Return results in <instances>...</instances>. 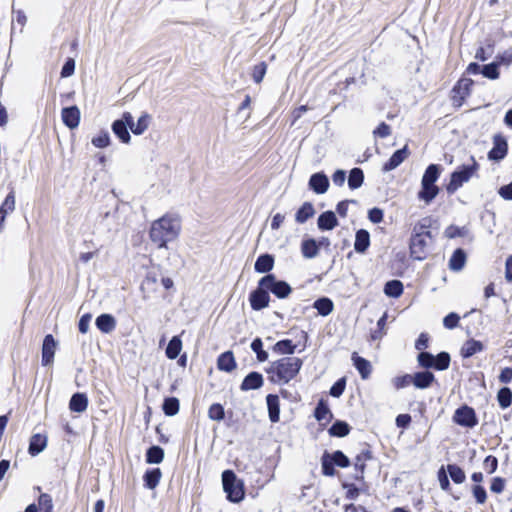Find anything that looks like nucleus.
<instances>
[{
    "instance_id": "nucleus-5",
    "label": "nucleus",
    "mask_w": 512,
    "mask_h": 512,
    "mask_svg": "<svg viewBox=\"0 0 512 512\" xmlns=\"http://www.w3.org/2000/svg\"><path fill=\"white\" fill-rule=\"evenodd\" d=\"M222 484L229 501L238 503L243 500V483L237 479L236 474L232 470H225L222 473Z\"/></svg>"
},
{
    "instance_id": "nucleus-10",
    "label": "nucleus",
    "mask_w": 512,
    "mask_h": 512,
    "mask_svg": "<svg viewBox=\"0 0 512 512\" xmlns=\"http://www.w3.org/2000/svg\"><path fill=\"white\" fill-rule=\"evenodd\" d=\"M508 152L507 139L500 133L493 136V147L488 152V159L492 161H500L504 159Z\"/></svg>"
},
{
    "instance_id": "nucleus-47",
    "label": "nucleus",
    "mask_w": 512,
    "mask_h": 512,
    "mask_svg": "<svg viewBox=\"0 0 512 512\" xmlns=\"http://www.w3.org/2000/svg\"><path fill=\"white\" fill-rule=\"evenodd\" d=\"M321 464H322V472L325 476H334L336 471H335V463L332 461L331 457H330V453L328 452H325L323 455H322V458H321Z\"/></svg>"
},
{
    "instance_id": "nucleus-61",
    "label": "nucleus",
    "mask_w": 512,
    "mask_h": 512,
    "mask_svg": "<svg viewBox=\"0 0 512 512\" xmlns=\"http://www.w3.org/2000/svg\"><path fill=\"white\" fill-rule=\"evenodd\" d=\"M383 216V210L377 207L370 209L368 212V218L374 224L381 223L383 221Z\"/></svg>"
},
{
    "instance_id": "nucleus-22",
    "label": "nucleus",
    "mask_w": 512,
    "mask_h": 512,
    "mask_svg": "<svg viewBox=\"0 0 512 512\" xmlns=\"http://www.w3.org/2000/svg\"><path fill=\"white\" fill-rule=\"evenodd\" d=\"M88 407V398L84 393H75L69 401V409L72 412L82 413Z\"/></svg>"
},
{
    "instance_id": "nucleus-46",
    "label": "nucleus",
    "mask_w": 512,
    "mask_h": 512,
    "mask_svg": "<svg viewBox=\"0 0 512 512\" xmlns=\"http://www.w3.org/2000/svg\"><path fill=\"white\" fill-rule=\"evenodd\" d=\"M447 471L451 477V479L456 484H461L465 481L466 476L462 468L457 466L456 464H449L447 465Z\"/></svg>"
},
{
    "instance_id": "nucleus-8",
    "label": "nucleus",
    "mask_w": 512,
    "mask_h": 512,
    "mask_svg": "<svg viewBox=\"0 0 512 512\" xmlns=\"http://www.w3.org/2000/svg\"><path fill=\"white\" fill-rule=\"evenodd\" d=\"M453 421L459 426L473 428L478 424L476 413L472 407L463 405L456 409Z\"/></svg>"
},
{
    "instance_id": "nucleus-1",
    "label": "nucleus",
    "mask_w": 512,
    "mask_h": 512,
    "mask_svg": "<svg viewBox=\"0 0 512 512\" xmlns=\"http://www.w3.org/2000/svg\"><path fill=\"white\" fill-rule=\"evenodd\" d=\"M180 230V219L175 215L166 214L152 223L149 236L158 248H164L168 242L178 237Z\"/></svg>"
},
{
    "instance_id": "nucleus-38",
    "label": "nucleus",
    "mask_w": 512,
    "mask_h": 512,
    "mask_svg": "<svg viewBox=\"0 0 512 512\" xmlns=\"http://www.w3.org/2000/svg\"><path fill=\"white\" fill-rule=\"evenodd\" d=\"M350 432V426L345 421L337 420L329 428V434L335 437H345Z\"/></svg>"
},
{
    "instance_id": "nucleus-52",
    "label": "nucleus",
    "mask_w": 512,
    "mask_h": 512,
    "mask_svg": "<svg viewBox=\"0 0 512 512\" xmlns=\"http://www.w3.org/2000/svg\"><path fill=\"white\" fill-rule=\"evenodd\" d=\"M330 457L332 461L335 463V465L340 468H346L350 466L349 458L340 450H337L330 454Z\"/></svg>"
},
{
    "instance_id": "nucleus-50",
    "label": "nucleus",
    "mask_w": 512,
    "mask_h": 512,
    "mask_svg": "<svg viewBox=\"0 0 512 512\" xmlns=\"http://www.w3.org/2000/svg\"><path fill=\"white\" fill-rule=\"evenodd\" d=\"M450 355L447 352H440L434 359V368L436 370H446L450 365Z\"/></svg>"
},
{
    "instance_id": "nucleus-49",
    "label": "nucleus",
    "mask_w": 512,
    "mask_h": 512,
    "mask_svg": "<svg viewBox=\"0 0 512 512\" xmlns=\"http://www.w3.org/2000/svg\"><path fill=\"white\" fill-rule=\"evenodd\" d=\"M263 343L260 338H255L251 343V349L255 352L257 360L259 362H264L268 359V353L263 350Z\"/></svg>"
},
{
    "instance_id": "nucleus-30",
    "label": "nucleus",
    "mask_w": 512,
    "mask_h": 512,
    "mask_svg": "<svg viewBox=\"0 0 512 512\" xmlns=\"http://www.w3.org/2000/svg\"><path fill=\"white\" fill-rule=\"evenodd\" d=\"M301 253L304 258H315L319 253V245L314 239L304 240L301 244Z\"/></svg>"
},
{
    "instance_id": "nucleus-19",
    "label": "nucleus",
    "mask_w": 512,
    "mask_h": 512,
    "mask_svg": "<svg viewBox=\"0 0 512 512\" xmlns=\"http://www.w3.org/2000/svg\"><path fill=\"white\" fill-rule=\"evenodd\" d=\"M317 224L320 230H332L338 225V220L334 212L326 211L320 214Z\"/></svg>"
},
{
    "instance_id": "nucleus-16",
    "label": "nucleus",
    "mask_w": 512,
    "mask_h": 512,
    "mask_svg": "<svg viewBox=\"0 0 512 512\" xmlns=\"http://www.w3.org/2000/svg\"><path fill=\"white\" fill-rule=\"evenodd\" d=\"M97 328L105 334H109L116 328V319L111 314H101L96 318Z\"/></svg>"
},
{
    "instance_id": "nucleus-17",
    "label": "nucleus",
    "mask_w": 512,
    "mask_h": 512,
    "mask_svg": "<svg viewBox=\"0 0 512 512\" xmlns=\"http://www.w3.org/2000/svg\"><path fill=\"white\" fill-rule=\"evenodd\" d=\"M269 419L272 423H277L280 419V403L279 397L269 394L266 397Z\"/></svg>"
},
{
    "instance_id": "nucleus-41",
    "label": "nucleus",
    "mask_w": 512,
    "mask_h": 512,
    "mask_svg": "<svg viewBox=\"0 0 512 512\" xmlns=\"http://www.w3.org/2000/svg\"><path fill=\"white\" fill-rule=\"evenodd\" d=\"M314 416L318 421H330L332 413L328 405L323 401H319L315 408Z\"/></svg>"
},
{
    "instance_id": "nucleus-36",
    "label": "nucleus",
    "mask_w": 512,
    "mask_h": 512,
    "mask_svg": "<svg viewBox=\"0 0 512 512\" xmlns=\"http://www.w3.org/2000/svg\"><path fill=\"white\" fill-rule=\"evenodd\" d=\"M164 459V450L160 446H151L146 452V462L149 464H159Z\"/></svg>"
},
{
    "instance_id": "nucleus-24",
    "label": "nucleus",
    "mask_w": 512,
    "mask_h": 512,
    "mask_svg": "<svg viewBox=\"0 0 512 512\" xmlns=\"http://www.w3.org/2000/svg\"><path fill=\"white\" fill-rule=\"evenodd\" d=\"M483 349L484 345L482 344L481 341L470 339L463 344L461 348V355L464 358H469L475 355L476 353L481 352Z\"/></svg>"
},
{
    "instance_id": "nucleus-23",
    "label": "nucleus",
    "mask_w": 512,
    "mask_h": 512,
    "mask_svg": "<svg viewBox=\"0 0 512 512\" xmlns=\"http://www.w3.org/2000/svg\"><path fill=\"white\" fill-rule=\"evenodd\" d=\"M217 367L221 371L231 372L236 368V361L231 351L222 353L217 360Z\"/></svg>"
},
{
    "instance_id": "nucleus-13",
    "label": "nucleus",
    "mask_w": 512,
    "mask_h": 512,
    "mask_svg": "<svg viewBox=\"0 0 512 512\" xmlns=\"http://www.w3.org/2000/svg\"><path fill=\"white\" fill-rule=\"evenodd\" d=\"M308 185L316 194H324L329 188V179L323 172H317L311 175Z\"/></svg>"
},
{
    "instance_id": "nucleus-64",
    "label": "nucleus",
    "mask_w": 512,
    "mask_h": 512,
    "mask_svg": "<svg viewBox=\"0 0 512 512\" xmlns=\"http://www.w3.org/2000/svg\"><path fill=\"white\" fill-rule=\"evenodd\" d=\"M7 210L8 213H12L15 210V194L11 191L5 198L4 202L0 206Z\"/></svg>"
},
{
    "instance_id": "nucleus-44",
    "label": "nucleus",
    "mask_w": 512,
    "mask_h": 512,
    "mask_svg": "<svg viewBox=\"0 0 512 512\" xmlns=\"http://www.w3.org/2000/svg\"><path fill=\"white\" fill-rule=\"evenodd\" d=\"M482 75L490 80L498 79L500 77L498 64L495 61H492L489 64L482 65Z\"/></svg>"
},
{
    "instance_id": "nucleus-31",
    "label": "nucleus",
    "mask_w": 512,
    "mask_h": 512,
    "mask_svg": "<svg viewBox=\"0 0 512 512\" xmlns=\"http://www.w3.org/2000/svg\"><path fill=\"white\" fill-rule=\"evenodd\" d=\"M161 477L162 473L159 468L147 470L143 476L145 487L148 489L156 488L160 482Z\"/></svg>"
},
{
    "instance_id": "nucleus-54",
    "label": "nucleus",
    "mask_w": 512,
    "mask_h": 512,
    "mask_svg": "<svg viewBox=\"0 0 512 512\" xmlns=\"http://www.w3.org/2000/svg\"><path fill=\"white\" fill-rule=\"evenodd\" d=\"M208 416L212 420L221 421L224 419L225 412L222 405L215 403L212 404L208 410Z\"/></svg>"
},
{
    "instance_id": "nucleus-6",
    "label": "nucleus",
    "mask_w": 512,
    "mask_h": 512,
    "mask_svg": "<svg viewBox=\"0 0 512 512\" xmlns=\"http://www.w3.org/2000/svg\"><path fill=\"white\" fill-rule=\"evenodd\" d=\"M474 81L470 78L461 77L453 86L450 98L454 107H461L465 99L470 95Z\"/></svg>"
},
{
    "instance_id": "nucleus-20",
    "label": "nucleus",
    "mask_w": 512,
    "mask_h": 512,
    "mask_svg": "<svg viewBox=\"0 0 512 512\" xmlns=\"http://www.w3.org/2000/svg\"><path fill=\"white\" fill-rule=\"evenodd\" d=\"M435 377L432 372L429 371H423V372H417L412 376V383L416 388L419 389H425L428 388L432 382L434 381Z\"/></svg>"
},
{
    "instance_id": "nucleus-57",
    "label": "nucleus",
    "mask_w": 512,
    "mask_h": 512,
    "mask_svg": "<svg viewBox=\"0 0 512 512\" xmlns=\"http://www.w3.org/2000/svg\"><path fill=\"white\" fill-rule=\"evenodd\" d=\"M494 61L498 64L499 68L501 65L510 66L512 64V49L498 54Z\"/></svg>"
},
{
    "instance_id": "nucleus-48",
    "label": "nucleus",
    "mask_w": 512,
    "mask_h": 512,
    "mask_svg": "<svg viewBox=\"0 0 512 512\" xmlns=\"http://www.w3.org/2000/svg\"><path fill=\"white\" fill-rule=\"evenodd\" d=\"M372 458L371 452L369 450H364L360 454H358L355 458V469L360 471L361 476L360 478H363V474L365 471V462ZM359 479V477H357Z\"/></svg>"
},
{
    "instance_id": "nucleus-3",
    "label": "nucleus",
    "mask_w": 512,
    "mask_h": 512,
    "mask_svg": "<svg viewBox=\"0 0 512 512\" xmlns=\"http://www.w3.org/2000/svg\"><path fill=\"white\" fill-rule=\"evenodd\" d=\"M432 220L429 217L420 220L413 228L410 241V254L415 260H424L427 254V247L432 240L430 232Z\"/></svg>"
},
{
    "instance_id": "nucleus-2",
    "label": "nucleus",
    "mask_w": 512,
    "mask_h": 512,
    "mask_svg": "<svg viewBox=\"0 0 512 512\" xmlns=\"http://www.w3.org/2000/svg\"><path fill=\"white\" fill-rule=\"evenodd\" d=\"M303 361L294 356L283 357L270 363L266 372L269 380L275 384H287L294 379L301 370Z\"/></svg>"
},
{
    "instance_id": "nucleus-28",
    "label": "nucleus",
    "mask_w": 512,
    "mask_h": 512,
    "mask_svg": "<svg viewBox=\"0 0 512 512\" xmlns=\"http://www.w3.org/2000/svg\"><path fill=\"white\" fill-rule=\"evenodd\" d=\"M465 262L466 253L464 250L461 248L456 249L449 260V268L452 271H460L464 267Z\"/></svg>"
},
{
    "instance_id": "nucleus-32",
    "label": "nucleus",
    "mask_w": 512,
    "mask_h": 512,
    "mask_svg": "<svg viewBox=\"0 0 512 512\" xmlns=\"http://www.w3.org/2000/svg\"><path fill=\"white\" fill-rule=\"evenodd\" d=\"M404 290L403 283L400 280H390L384 286V293L393 298H398Z\"/></svg>"
},
{
    "instance_id": "nucleus-15",
    "label": "nucleus",
    "mask_w": 512,
    "mask_h": 512,
    "mask_svg": "<svg viewBox=\"0 0 512 512\" xmlns=\"http://www.w3.org/2000/svg\"><path fill=\"white\" fill-rule=\"evenodd\" d=\"M408 155L409 152L406 146L395 151L389 158V160L383 165L382 170L384 172H389L396 169L401 163H403V161L408 157Z\"/></svg>"
},
{
    "instance_id": "nucleus-29",
    "label": "nucleus",
    "mask_w": 512,
    "mask_h": 512,
    "mask_svg": "<svg viewBox=\"0 0 512 512\" xmlns=\"http://www.w3.org/2000/svg\"><path fill=\"white\" fill-rule=\"evenodd\" d=\"M315 209L310 202H305L296 212L295 220L299 224L305 223L308 219L313 217Z\"/></svg>"
},
{
    "instance_id": "nucleus-45",
    "label": "nucleus",
    "mask_w": 512,
    "mask_h": 512,
    "mask_svg": "<svg viewBox=\"0 0 512 512\" xmlns=\"http://www.w3.org/2000/svg\"><path fill=\"white\" fill-rule=\"evenodd\" d=\"M179 400L175 397H169L164 400L163 411L167 416H174L179 411Z\"/></svg>"
},
{
    "instance_id": "nucleus-59",
    "label": "nucleus",
    "mask_w": 512,
    "mask_h": 512,
    "mask_svg": "<svg viewBox=\"0 0 512 512\" xmlns=\"http://www.w3.org/2000/svg\"><path fill=\"white\" fill-rule=\"evenodd\" d=\"M460 317L458 314L451 312L448 315H446L443 319V325L447 329H453L455 328L459 323Z\"/></svg>"
},
{
    "instance_id": "nucleus-25",
    "label": "nucleus",
    "mask_w": 512,
    "mask_h": 512,
    "mask_svg": "<svg viewBox=\"0 0 512 512\" xmlns=\"http://www.w3.org/2000/svg\"><path fill=\"white\" fill-rule=\"evenodd\" d=\"M370 245V235L368 231L360 229L356 232L354 249L358 253H364Z\"/></svg>"
},
{
    "instance_id": "nucleus-51",
    "label": "nucleus",
    "mask_w": 512,
    "mask_h": 512,
    "mask_svg": "<svg viewBox=\"0 0 512 512\" xmlns=\"http://www.w3.org/2000/svg\"><path fill=\"white\" fill-rule=\"evenodd\" d=\"M267 72V64L262 61L256 64L252 69V79L256 84H259L263 81V78Z\"/></svg>"
},
{
    "instance_id": "nucleus-40",
    "label": "nucleus",
    "mask_w": 512,
    "mask_h": 512,
    "mask_svg": "<svg viewBox=\"0 0 512 512\" xmlns=\"http://www.w3.org/2000/svg\"><path fill=\"white\" fill-rule=\"evenodd\" d=\"M494 46H495L494 41L488 40L486 43V47L480 46L476 50L475 58L482 62L488 60L494 53Z\"/></svg>"
},
{
    "instance_id": "nucleus-4",
    "label": "nucleus",
    "mask_w": 512,
    "mask_h": 512,
    "mask_svg": "<svg viewBox=\"0 0 512 512\" xmlns=\"http://www.w3.org/2000/svg\"><path fill=\"white\" fill-rule=\"evenodd\" d=\"M479 164L473 156L470 157L469 163L459 166L450 177V181L446 186L449 194L455 193L464 183L470 181L474 176L478 175Z\"/></svg>"
},
{
    "instance_id": "nucleus-39",
    "label": "nucleus",
    "mask_w": 512,
    "mask_h": 512,
    "mask_svg": "<svg viewBox=\"0 0 512 512\" xmlns=\"http://www.w3.org/2000/svg\"><path fill=\"white\" fill-rule=\"evenodd\" d=\"M295 349L296 345L289 339L280 340L273 346L274 352L279 354L292 355Z\"/></svg>"
},
{
    "instance_id": "nucleus-60",
    "label": "nucleus",
    "mask_w": 512,
    "mask_h": 512,
    "mask_svg": "<svg viewBox=\"0 0 512 512\" xmlns=\"http://www.w3.org/2000/svg\"><path fill=\"white\" fill-rule=\"evenodd\" d=\"M484 469L489 473L492 474L497 470L498 467V460L495 456L489 455L485 458L483 462Z\"/></svg>"
},
{
    "instance_id": "nucleus-34",
    "label": "nucleus",
    "mask_w": 512,
    "mask_h": 512,
    "mask_svg": "<svg viewBox=\"0 0 512 512\" xmlns=\"http://www.w3.org/2000/svg\"><path fill=\"white\" fill-rule=\"evenodd\" d=\"M363 181H364V173H363V170L360 169V168H353L350 173H349V177H348V186L350 189L354 190V189H358L359 187L362 186L363 184Z\"/></svg>"
},
{
    "instance_id": "nucleus-37",
    "label": "nucleus",
    "mask_w": 512,
    "mask_h": 512,
    "mask_svg": "<svg viewBox=\"0 0 512 512\" xmlns=\"http://www.w3.org/2000/svg\"><path fill=\"white\" fill-rule=\"evenodd\" d=\"M440 175V167L436 164H430L422 177L421 183L435 184Z\"/></svg>"
},
{
    "instance_id": "nucleus-42",
    "label": "nucleus",
    "mask_w": 512,
    "mask_h": 512,
    "mask_svg": "<svg viewBox=\"0 0 512 512\" xmlns=\"http://www.w3.org/2000/svg\"><path fill=\"white\" fill-rule=\"evenodd\" d=\"M111 128H134V117L130 112H124L120 118L113 121Z\"/></svg>"
},
{
    "instance_id": "nucleus-58",
    "label": "nucleus",
    "mask_w": 512,
    "mask_h": 512,
    "mask_svg": "<svg viewBox=\"0 0 512 512\" xmlns=\"http://www.w3.org/2000/svg\"><path fill=\"white\" fill-rule=\"evenodd\" d=\"M345 386H346L345 378L339 379L331 387L330 395L333 397H340L345 390Z\"/></svg>"
},
{
    "instance_id": "nucleus-35",
    "label": "nucleus",
    "mask_w": 512,
    "mask_h": 512,
    "mask_svg": "<svg viewBox=\"0 0 512 512\" xmlns=\"http://www.w3.org/2000/svg\"><path fill=\"white\" fill-rule=\"evenodd\" d=\"M182 349V341L179 336H173L166 348V356L169 359H176Z\"/></svg>"
},
{
    "instance_id": "nucleus-55",
    "label": "nucleus",
    "mask_w": 512,
    "mask_h": 512,
    "mask_svg": "<svg viewBox=\"0 0 512 512\" xmlns=\"http://www.w3.org/2000/svg\"><path fill=\"white\" fill-rule=\"evenodd\" d=\"M434 359L435 356L433 354L424 351L420 352L417 357L420 366L424 368H434Z\"/></svg>"
},
{
    "instance_id": "nucleus-62",
    "label": "nucleus",
    "mask_w": 512,
    "mask_h": 512,
    "mask_svg": "<svg viewBox=\"0 0 512 512\" xmlns=\"http://www.w3.org/2000/svg\"><path fill=\"white\" fill-rule=\"evenodd\" d=\"M157 283V276L155 273L149 272L147 273L145 279L141 284L142 291L152 289L154 285Z\"/></svg>"
},
{
    "instance_id": "nucleus-27",
    "label": "nucleus",
    "mask_w": 512,
    "mask_h": 512,
    "mask_svg": "<svg viewBox=\"0 0 512 512\" xmlns=\"http://www.w3.org/2000/svg\"><path fill=\"white\" fill-rule=\"evenodd\" d=\"M47 445V438L41 434H34L29 443V453L35 456L42 452Z\"/></svg>"
},
{
    "instance_id": "nucleus-9",
    "label": "nucleus",
    "mask_w": 512,
    "mask_h": 512,
    "mask_svg": "<svg viewBox=\"0 0 512 512\" xmlns=\"http://www.w3.org/2000/svg\"><path fill=\"white\" fill-rule=\"evenodd\" d=\"M249 301L251 308L255 311L268 307L270 302L269 290L261 285V279L258 281L257 288L250 293Z\"/></svg>"
},
{
    "instance_id": "nucleus-63",
    "label": "nucleus",
    "mask_w": 512,
    "mask_h": 512,
    "mask_svg": "<svg viewBox=\"0 0 512 512\" xmlns=\"http://www.w3.org/2000/svg\"><path fill=\"white\" fill-rule=\"evenodd\" d=\"M472 491H473V495H474L477 503H479V504L485 503L487 494H486V490L484 489L483 486L475 485L473 487Z\"/></svg>"
},
{
    "instance_id": "nucleus-14",
    "label": "nucleus",
    "mask_w": 512,
    "mask_h": 512,
    "mask_svg": "<svg viewBox=\"0 0 512 512\" xmlns=\"http://www.w3.org/2000/svg\"><path fill=\"white\" fill-rule=\"evenodd\" d=\"M264 379L259 372H250L242 381L240 389L242 391L256 390L263 386Z\"/></svg>"
},
{
    "instance_id": "nucleus-56",
    "label": "nucleus",
    "mask_w": 512,
    "mask_h": 512,
    "mask_svg": "<svg viewBox=\"0 0 512 512\" xmlns=\"http://www.w3.org/2000/svg\"><path fill=\"white\" fill-rule=\"evenodd\" d=\"M38 504L39 508L44 512H52L53 510L52 498L49 494H41L38 499Z\"/></svg>"
},
{
    "instance_id": "nucleus-7",
    "label": "nucleus",
    "mask_w": 512,
    "mask_h": 512,
    "mask_svg": "<svg viewBox=\"0 0 512 512\" xmlns=\"http://www.w3.org/2000/svg\"><path fill=\"white\" fill-rule=\"evenodd\" d=\"M261 285L266 288L280 299L287 298L291 292V286L283 280H278L274 274H267L261 278Z\"/></svg>"
},
{
    "instance_id": "nucleus-26",
    "label": "nucleus",
    "mask_w": 512,
    "mask_h": 512,
    "mask_svg": "<svg viewBox=\"0 0 512 512\" xmlns=\"http://www.w3.org/2000/svg\"><path fill=\"white\" fill-rule=\"evenodd\" d=\"M439 193V188L435 184L421 183V190L418 198L429 204Z\"/></svg>"
},
{
    "instance_id": "nucleus-43",
    "label": "nucleus",
    "mask_w": 512,
    "mask_h": 512,
    "mask_svg": "<svg viewBox=\"0 0 512 512\" xmlns=\"http://www.w3.org/2000/svg\"><path fill=\"white\" fill-rule=\"evenodd\" d=\"M497 400L502 409H506L512 404V391L508 387L501 388L497 393Z\"/></svg>"
},
{
    "instance_id": "nucleus-21",
    "label": "nucleus",
    "mask_w": 512,
    "mask_h": 512,
    "mask_svg": "<svg viewBox=\"0 0 512 512\" xmlns=\"http://www.w3.org/2000/svg\"><path fill=\"white\" fill-rule=\"evenodd\" d=\"M274 267V257L271 254L260 255L254 264V269L258 273H268Z\"/></svg>"
},
{
    "instance_id": "nucleus-18",
    "label": "nucleus",
    "mask_w": 512,
    "mask_h": 512,
    "mask_svg": "<svg viewBox=\"0 0 512 512\" xmlns=\"http://www.w3.org/2000/svg\"><path fill=\"white\" fill-rule=\"evenodd\" d=\"M352 361L355 366V368L358 370L359 374L361 375L362 379H368L371 371L372 366L368 360L365 358L359 356L356 352L352 354Z\"/></svg>"
},
{
    "instance_id": "nucleus-53",
    "label": "nucleus",
    "mask_w": 512,
    "mask_h": 512,
    "mask_svg": "<svg viewBox=\"0 0 512 512\" xmlns=\"http://www.w3.org/2000/svg\"><path fill=\"white\" fill-rule=\"evenodd\" d=\"M76 62L73 58L68 57L62 65L60 76L61 78H68L75 72Z\"/></svg>"
},
{
    "instance_id": "nucleus-12",
    "label": "nucleus",
    "mask_w": 512,
    "mask_h": 512,
    "mask_svg": "<svg viewBox=\"0 0 512 512\" xmlns=\"http://www.w3.org/2000/svg\"><path fill=\"white\" fill-rule=\"evenodd\" d=\"M62 121L67 128H78L80 122V110L72 105L62 109Z\"/></svg>"
},
{
    "instance_id": "nucleus-11",
    "label": "nucleus",
    "mask_w": 512,
    "mask_h": 512,
    "mask_svg": "<svg viewBox=\"0 0 512 512\" xmlns=\"http://www.w3.org/2000/svg\"><path fill=\"white\" fill-rule=\"evenodd\" d=\"M57 342L51 334L45 336L42 345V365L48 366L53 363Z\"/></svg>"
},
{
    "instance_id": "nucleus-33",
    "label": "nucleus",
    "mask_w": 512,
    "mask_h": 512,
    "mask_svg": "<svg viewBox=\"0 0 512 512\" xmlns=\"http://www.w3.org/2000/svg\"><path fill=\"white\" fill-rule=\"evenodd\" d=\"M313 307L318 311L320 315L327 316L333 311L334 304L331 299L322 297L314 302Z\"/></svg>"
}]
</instances>
